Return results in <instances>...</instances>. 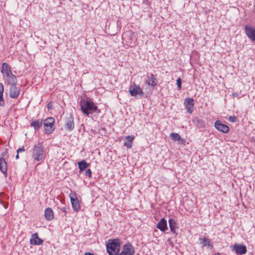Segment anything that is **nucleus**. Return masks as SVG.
Wrapping results in <instances>:
<instances>
[{"instance_id": "obj_18", "label": "nucleus", "mask_w": 255, "mask_h": 255, "mask_svg": "<svg viewBox=\"0 0 255 255\" xmlns=\"http://www.w3.org/2000/svg\"><path fill=\"white\" fill-rule=\"evenodd\" d=\"M156 228L163 232H165L168 229L166 220L162 218L156 225Z\"/></svg>"}, {"instance_id": "obj_3", "label": "nucleus", "mask_w": 255, "mask_h": 255, "mask_svg": "<svg viewBox=\"0 0 255 255\" xmlns=\"http://www.w3.org/2000/svg\"><path fill=\"white\" fill-rule=\"evenodd\" d=\"M46 157V150L42 143L35 144L31 150V158L34 161L42 162Z\"/></svg>"}, {"instance_id": "obj_16", "label": "nucleus", "mask_w": 255, "mask_h": 255, "mask_svg": "<svg viewBox=\"0 0 255 255\" xmlns=\"http://www.w3.org/2000/svg\"><path fill=\"white\" fill-rule=\"evenodd\" d=\"M70 197L73 210L76 212H78L80 209V206L76 194L70 195Z\"/></svg>"}, {"instance_id": "obj_32", "label": "nucleus", "mask_w": 255, "mask_h": 255, "mask_svg": "<svg viewBox=\"0 0 255 255\" xmlns=\"http://www.w3.org/2000/svg\"><path fill=\"white\" fill-rule=\"evenodd\" d=\"M24 150H25V149H24V146H22L21 147L19 148L17 150V153H19V152H23V151H24Z\"/></svg>"}, {"instance_id": "obj_7", "label": "nucleus", "mask_w": 255, "mask_h": 255, "mask_svg": "<svg viewBox=\"0 0 255 255\" xmlns=\"http://www.w3.org/2000/svg\"><path fill=\"white\" fill-rule=\"evenodd\" d=\"M130 96L135 98H142L144 96V92L138 85L134 83L129 89L128 91Z\"/></svg>"}, {"instance_id": "obj_14", "label": "nucleus", "mask_w": 255, "mask_h": 255, "mask_svg": "<svg viewBox=\"0 0 255 255\" xmlns=\"http://www.w3.org/2000/svg\"><path fill=\"white\" fill-rule=\"evenodd\" d=\"M29 242L31 245L36 246L42 245L43 243V241L39 238L38 234L35 233L31 235Z\"/></svg>"}, {"instance_id": "obj_29", "label": "nucleus", "mask_w": 255, "mask_h": 255, "mask_svg": "<svg viewBox=\"0 0 255 255\" xmlns=\"http://www.w3.org/2000/svg\"><path fill=\"white\" fill-rule=\"evenodd\" d=\"M181 83H182L181 79L180 78V77H179L176 80V84H177V87H178V89L179 90H181V89L182 88Z\"/></svg>"}, {"instance_id": "obj_35", "label": "nucleus", "mask_w": 255, "mask_h": 255, "mask_svg": "<svg viewBox=\"0 0 255 255\" xmlns=\"http://www.w3.org/2000/svg\"><path fill=\"white\" fill-rule=\"evenodd\" d=\"M19 153H17V155H16V159H18L19 158V155H18Z\"/></svg>"}, {"instance_id": "obj_21", "label": "nucleus", "mask_w": 255, "mask_h": 255, "mask_svg": "<svg viewBox=\"0 0 255 255\" xmlns=\"http://www.w3.org/2000/svg\"><path fill=\"white\" fill-rule=\"evenodd\" d=\"M43 121L42 120L38 119L37 120L32 121L30 123V126L34 128L35 130H38L42 126Z\"/></svg>"}, {"instance_id": "obj_31", "label": "nucleus", "mask_w": 255, "mask_h": 255, "mask_svg": "<svg viewBox=\"0 0 255 255\" xmlns=\"http://www.w3.org/2000/svg\"><path fill=\"white\" fill-rule=\"evenodd\" d=\"M61 210L64 213V216H66L67 213V208L66 207H63L61 209Z\"/></svg>"}, {"instance_id": "obj_15", "label": "nucleus", "mask_w": 255, "mask_h": 255, "mask_svg": "<svg viewBox=\"0 0 255 255\" xmlns=\"http://www.w3.org/2000/svg\"><path fill=\"white\" fill-rule=\"evenodd\" d=\"M9 197L3 192H0V208L2 207L4 209H7L8 207V202L6 201L8 200Z\"/></svg>"}, {"instance_id": "obj_28", "label": "nucleus", "mask_w": 255, "mask_h": 255, "mask_svg": "<svg viewBox=\"0 0 255 255\" xmlns=\"http://www.w3.org/2000/svg\"><path fill=\"white\" fill-rule=\"evenodd\" d=\"M237 117L236 116H230L228 118V121L232 123H236L237 122Z\"/></svg>"}, {"instance_id": "obj_30", "label": "nucleus", "mask_w": 255, "mask_h": 255, "mask_svg": "<svg viewBox=\"0 0 255 255\" xmlns=\"http://www.w3.org/2000/svg\"><path fill=\"white\" fill-rule=\"evenodd\" d=\"M92 171L90 169H88L86 172H85V175L86 176H88L89 178H91L92 177Z\"/></svg>"}, {"instance_id": "obj_11", "label": "nucleus", "mask_w": 255, "mask_h": 255, "mask_svg": "<svg viewBox=\"0 0 255 255\" xmlns=\"http://www.w3.org/2000/svg\"><path fill=\"white\" fill-rule=\"evenodd\" d=\"M245 31L248 37L253 42L255 41V27L250 25H246Z\"/></svg>"}, {"instance_id": "obj_23", "label": "nucleus", "mask_w": 255, "mask_h": 255, "mask_svg": "<svg viewBox=\"0 0 255 255\" xmlns=\"http://www.w3.org/2000/svg\"><path fill=\"white\" fill-rule=\"evenodd\" d=\"M78 164L80 173H81L89 166V164L87 163L85 160L79 161L78 162Z\"/></svg>"}, {"instance_id": "obj_22", "label": "nucleus", "mask_w": 255, "mask_h": 255, "mask_svg": "<svg viewBox=\"0 0 255 255\" xmlns=\"http://www.w3.org/2000/svg\"><path fill=\"white\" fill-rule=\"evenodd\" d=\"M170 231L173 234H176V229L177 228L176 222L174 219H170L168 221Z\"/></svg>"}, {"instance_id": "obj_26", "label": "nucleus", "mask_w": 255, "mask_h": 255, "mask_svg": "<svg viewBox=\"0 0 255 255\" xmlns=\"http://www.w3.org/2000/svg\"><path fill=\"white\" fill-rule=\"evenodd\" d=\"M170 137L173 140H177L180 141L181 143L185 142V140L182 139L179 134L177 133L172 132L170 134Z\"/></svg>"}, {"instance_id": "obj_6", "label": "nucleus", "mask_w": 255, "mask_h": 255, "mask_svg": "<svg viewBox=\"0 0 255 255\" xmlns=\"http://www.w3.org/2000/svg\"><path fill=\"white\" fill-rule=\"evenodd\" d=\"M144 83L153 89L158 85V80L153 74L147 73L145 76Z\"/></svg>"}, {"instance_id": "obj_19", "label": "nucleus", "mask_w": 255, "mask_h": 255, "mask_svg": "<svg viewBox=\"0 0 255 255\" xmlns=\"http://www.w3.org/2000/svg\"><path fill=\"white\" fill-rule=\"evenodd\" d=\"M7 165L5 159L1 157L0 158V171L4 175L5 177L7 176Z\"/></svg>"}, {"instance_id": "obj_20", "label": "nucleus", "mask_w": 255, "mask_h": 255, "mask_svg": "<svg viewBox=\"0 0 255 255\" xmlns=\"http://www.w3.org/2000/svg\"><path fill=\"white\" fill-rule=\"evenodd\" d=\"M45 218L47 220L50 221L54 218L53 212L50 208H47L44 212Z\"/></svg>"}, {"instance_id": "obj_25", "label": "nucleus", "mask_w": 255, "mask_h": 255, "mask_svg": "<svg viewBox=\"0 0 255 255\" xmlns=\"http://www.w3.org/2000/svg\"><path fill=\"white\" fill-rule=\"evenodd\" d=\"M4 86L2 83H0V106L3 107L5 103L3 98Z\"/></svg>"}, {"instance_id": "obj_2", "label": "nucleus", "mask_w": 255, "mask_h": 255, "mask_svg": "<svg viewBox=\"0 0 255 255\" xmlns=\"http://www.w3.org/2000/svg\"><path fill=\"white\" fill-rule=\"evenodd\" d=\"M0 72L5 84H14V82H17L16 76L12 74L11 68L8 63L4 62L2 64Z\"/></svg>"}, {"instance_id": "obj_27", "label": "nucleus", "mask_w": 255, "mask_h": 255, "mask_svg": "<svg viewBox=\"0 0 255 255\" xmlns=\"http://www.w3.org/2000/svg\"><path fill=\"white\" fill-rule=\"evenodd\" d=\"M199 240L201 241V244H203L204 247L208 246L211 248H213V244L211 243L210 240L207 238H200Z\"/></svg>"}, {"instance_id": "obj_4", "label": "nucleus", "mask_w": 255, "mask_h": 255, "mask_svg": "<svg viewBox=\"0 0 255 255\" xmlns=\"http://www.w3.org/2000/svg\"><path fill=\"white\" fill-rule=\"evenodd\" d=\"M121 241L119 239H110L106 244L107 252L109 255H118L120 252Z\"/></svg>"}, {"instance_id": "obj_5", "label": "nucleus", "mask_w": 255, "mask_h": 255, "mask_svg": "<svg viewBox=\"0 0 255 255\" xmlns=\"http://www.w3.org/2000/svg\"><path fill=\"white\" fill-rule=\"evenodd\" d=\"M43 123L45 133L48 134L52 133L55 129V119L53 117H49L44 120Z\"/></svg>"}, {"instance_id": "obj_24", "label": "nucleus", "mask_w": 255, "mask_h": 255, "mask_svg": "<svg viewBox=\"0 0 255 255\" xmlns=\"http://www.w3.org/2000/svg\"><path fill=\"white\" fill-rule=\"evenodd\" d=\"M134 138L133 135H128L126 137V141L124 143V145L128 148H129L131 147V143Z\"/></svg>"}, {"instance_id": "obj_1", "label": "nucleus", "mask_w": 255, "mask_h": 255, "mask_svg": "<svg viewBox=\"0 0 255 255\" xmlns=\"http://www.w3.org/2000/svg\"><path fill=\"white\" fill-rule=\"evenodd\" d=\"M80 106L83 114L87 117H89L90 114L94 113L99 114L101 112L96 104L91 100L82 99Z\"/></svg>"}, {"instance_id": "obj_33", "label": "nucleus", "mask_w": 255, "mask_h": 255, "mask_svg": "<svg viewBox=\"0 0 255 255\" xmlns=\"http://www.w3.org/2000/svg\"><path fill=\"white\" fill-rule=\"evenodd\" d=\"M48 109H52V105L51 103H48L47 105Z\"/></svg>"}, {"instance_id": "obj_12", "label": "nucleus", "mask_w": 255, "mask_h": 255, "mask_svg": "<svg viewBox=\"0 0 255 255\" xmlns=\"http://www.w3.org/2000/svg\"><path fill=\"white\" fill-rule=\"evenodd\" d=\"M184 105L185 109L188 113L191 114L193 111L194 100L191 98H187L185 99Z\"/></svg>"}, {"instance_id": "obj_13", "label": "nucleus", "mask_w": 255, "mask_h": 255, "mask_svg": "<svg viewBox=\"0 0 255 255\" xmlns=\"http://www.w3.org/2000/svg\"><path fill=\"white\" fill-rule=\"evenodd\" d=\"M214 126L217 130L225 133L228 132L230 130L227 125L222 124L219 120L215 122Z\"/></svg>"}, {"instance_id": "obj_17", "label": "nucleus", "mask_w": 255, "mask_h": 255, "mask_svg": "<svg viewBox=\"0 0 255 255\" xmlns=\"http://www.w3.org/2000/svg\"><path fill=\"white\" fill-rule=\"evenodd\" d=\"M66 127L67 129L69 130H72L75 127L74 122V117L72 115H70L69 117L66 119Z\"/></svg>"}, {"instance_id": "obj_34", "label": "nucleus", "mask_w": 255, "mask_h": 255, "mask_svg": "<svg viewBox=\"0 0 255 255\" xmlns=\"http://www.w3.org/2000/svg\"><path fill=\"white\" fill-rule=\"evenodd\" d=\"M213 255H221L220 253H215L214 254H213Z\"/></svg>"}, {"instance_id": "obj_8", "label": "nucleus", "mask_w": 255, "mask_h": 255, "mask_svg": "<svg viewBox=\"0 0 255 255\" xmlns=\"http://www.w3.org/2000/svg\"><path fill=\"white\" fill-rule=\"evenodd\" d=\"M16 83L14 82V84H6L10 85L9 97L12 99H16L20 94V89L17 87Z\"/></svg>"}, {"instance_id": "obj_10", "label": "nucleus", "mask_w": 255, "mask_h": 255, "mask_svg": "<svg viewBox=\"0 0 255 255\" xmlns=\"http://www.w3.org/2000/svg\"><path fill=\"white\" fill-rule=\"evenodd\" d=\"M134 253L133 246L130 243H128L124 246L122 252L118 255H133Z\"/></svg>"}, {"instance_id": "obj_9", "label": "nucleus", "mask_w": 255, "mask_h": 255, "mask_svg": "<svg viewBox=\"0 0 255 255\" xmlns=\"http://www.w3.org/2000/svg\"><path fill=\"white\" fill-rule=\"evenodd\" d=\"M232 251H235L237 255H242L246 254L247 249L244 245L235 244L232 246Z\"/></svg>"}]
</instances>
